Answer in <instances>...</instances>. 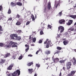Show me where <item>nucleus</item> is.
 Segmentation results:
<instances>
[{
	"instance_id": "30",
	"label": "nucleus",
	"mask_w": 76,
	"mask_h": 76,
	"mask_svg": "<svg viewBox=\"0 0 76 76\" xmlns=\"http://www.w3.org/2000/svg\"><path fill=\"white\" fill-rule=\"evenodd\" d=\"M17 4L18 6H22V3L20 2H17Z\"/></svg>"
},
{
	"instance_id": "31",
	"label": "nucleus",
	"mask_w": 76,
	"mask_h": 76,
	"mask_svg": "<svg viewBox=\"0 0 76 76\" xmlns=\"http://www.w3.org/2000/svg\"><path fill=\"white\" fill-rule=\"evenodd\" d=\"M22 57H23L22 55H21L18 58L19 60H21V59H22Z\"/></svg>"
},
{
	"instance_id": "15",
	"label": "nucleus",
	"mask_w": 76,
	"mask_h": 76,
	"mask_svg": "<svg viewBox=\"0 0 76 76\" xmlns=\"http://www.w3.org/2000/svg\"><path fill=\"white\" fill-rule=\"evenodd\" d=\"M9 56H10V53H7L5 55L4 58H6L8 57H9Z\"/></svg>"
},
{
	"instance_id": "33",
	"label": "nucleus",
	"mask_w": 76,
	"mask_h": 76,
	"mask_svg": "<svg viewBox=\"0 0 76 76\" xmlns=\"http://www.w3.org/2000/svg\"><path fill=\"white\" fill-rule=\"evenodd\" d=\"M36 41V38H33V42H35V41Z\"/></svg>"
},
{
	"instance_id": "47",
	"label": "nucleus",
	"mask_w": 76,
	"mask_h": 76,
	"mask_svg": "<svg viewBox=\"0 0 76 76\" xmlns=\"http://www.w3.org/2000/svg\"><path fill=\"white\" fill-rule=\"evenodd\" d=\"M40 34L41 35H42V34H44V33H43V31H41L40 32Z\"/></svg>"
},
{
	"instance_id": "64",
	"label": "nucleus",
	"mask_w": 76,
	"mask_h": 76,
	"mask_svg": "<svg viewBox=\"0 0 76 76\" xmlns=\"http://www.w3.org/2000/svg\"><path fill=\"white\" fill-rule=\"evenodd\" d=\"M4 18H6V17H4Z\"/></svg>"
},
{
	"instance_id": "38",
	"label": "nucleus",
	"mask_w": 76,
	"mask_h": 76,
	"mask_svg": "<svg viewBox=\"0 0 76 76\" xmlns=\"http://www.w3.org/2000/svg\"><path fill=\"white\" fill-rule=\"evenodd\" d=\"M41 49H39V50H38L37 51V52H36V54H38V53L39 52V51H41Z\"/></svg>"
},
{
	"instance_id": "40",
	"label": "nucleus",
	"mask_w": 76,
	"mask_h": 76,
	"mask_svg": "<svg viewBox=\"0 0 76 76\" xmlns=\"http://www.w3.org/2000/svg\"><path fill=\"white\" fill-rule=\"evenodd\" d=\"M36 66L38 68V67H40V65L39 64H36Z\"/></svg>"
},
{
	"instance_id": "23",
	"label": "nucleus",
	"mask_w": 76,
	"mask_h": 76,
	"mask_svg": "<svg viewBox=\"0 0 76 76\" xmlns=\"http://www.w3.org/2000/svg\"><path fill=\"white\" fill-rule=\"evenodd\" d=\"M10 37L11 39H14V36L13 35V34H11L10 35Z\"/></svg>"
},
{
	"instance_id": "35",
	"label": "nucleus",
	"mask_w": 76,
	"mask_h": 76,
	"mask_svg": "<svg viewBox=\"0 0 76 76\" xmlns=\"http://www.w3.org/2000/svg\"><path fill=\"white\" fill-rule=\"evenodd\" d=\"M59 53H60V51H58V50H57L56 53H55L54 54H59Z\"/></svg>"
},
{
	"instance_id": "60",
	"label": "nucleus",
	"mask_w": 76,
	"mask_h": 76,
	"mask_svg": "<svg viewBox=\"0 0 76 76\" xmlns=\"http://www.w3.org/2000/svg\"><path fill=\"white\" fill-rule=\"evenodd\" d=\"M36 1H39V0H36Z\"/></svg>"
},
{
	"instance_id": "39",
	"label": "nucleus",
	"mask_w": 76,
	"mask_h": 76,
	"mask_svg": "<svg viewBox=\"0 0 76 76\" xmlns=\"http://www.w3.org/2000/svg\"><path fill=\"white\" fill-rule=\"evenodd\" d=\"M8 13V14H10L11 13V10L10 9H9Z\"/></svg>"
},
{
	"instance_id": "49",
	"label": "nucleus",
	"mask_w": 76,
	"mask_h": 76,
	"mask_svg": "<svg viewBox=\"0 0 76 76\" xmlns=\"http://www.w3.org/2000/svg\"><path fill=\"white\" fill-rule=\"evenodd\" d=\"M12 20V18H9L8 20Z\"/></svg>"
},
{
	"instance_id": "41",
	"label": "nucleus",
	"mask_w": 76,
	"mask_h": 76,
	"mask_svg": "<svg viewBox=\"0 0 76 76\" xmlns=\"http://www.w3.org/2000/svg\"><path fill=\"white\" fill-rule=\"evenodd\" d=\"M1 62L2 63H4V62H5V61L4 60L2 59L1 61Z\"/></svg>"
},
{
	"instance_id": "62",
	"label": "nucleus",
	"mask_w": 76,
	"mask_h": 76,
	"mask_svg": "<svg viewBox=\"0 0 76 76\" xmlns=\"http://www.w3.org/2000/svg\"><path fill=\"white\" fill-rule=\"evenodd\" d=\"M47 59H48V58H45V60H47Z\"/></svg>"
},
{
	"instance_id": "46",
	"label": "nucleus",
	"mask_w": 76,
	"mask_h": 76,
	"mask_svg": "<svg viewBox=\"0 0 76 76\" xmlns=\"http://www.w3.org/2000/svg\"><path fill=\"white\" fill-rule=\"evenodd\" d=\"M0 31H3V30H2V27L0 26Z\"/></svg>"
},
{
	"instance_id": "9",
	"label": "nucleus",
	"mask_w": 76,
	"mask_h": 76,
	"mask_svg": "<svg viewBox=\"0 0 76 76\" xmlns=\"http://www.w3.org/2000/svg\"><path fill=\"white\" fill-rule=\"evenodd\" d=\"M21 23H22V21L19 20L17 21V22L16 23V25H18V26H19V25H21Z\"/></svg>"
},
{
	"instance_id": "6",
	"label": "nucleus",
	"mask_w": 76,
	"mask_h": 76,
	"mask_svg": "<svg viewBox=\"0 0 76 76\" xmlns=\"http://www.w3.org/2000/svg\"><path fill=\"white\" fill-rule=\"evenodd\" d=\"M14 66V64H11L10 66L8 67L7 68V70H12V68Z\"/></svg>"
},
{
	"instance_id": "14",
	"label": "nucleus",
	"mask_w": 76,
	"mask_h": 76,
	"mask_svg": "<svg viewBox=\"0 0 76 76\" xmlns=\"http://www.w3.org/2000/svg\"><path fill=\"white\" fill-rule=\"evenodd\" d=\"M17 18H19V20H20V21H22V18L21 16L19 15V14H18L17 15Z\"/></svg>"
},
{
	"instance_id": "61",
	"label": "nucleus",
	"mask_w": 76,
	"mask_h": 76,
	"mask_svg": "<svg viewBox=\"0 0 76 76\" xmlns=\"http://www.w3.org/2000/svg\"><path fill=\"white\" fill-rule=\"evenodd\" d=\"M34 76H37V75L35 74L34 75Z\"/></svg>"
},
{
	"instance_id": "5",
	"label": "nucleus",
	"mask_w": 76,
	"mask_h": 76,
	"mask_svg": "<svg viewBox=\"0 0 76 76\" xmlns=\"http://www.w3.org/2000/svg\"><path fill=\"white\" fill-rule=\"evenodd\" d=\"M64 30V27H63L60 26L58 27V31H60V32H63Z\"/></svg>"
},
{
	"instance_id": "16",
	"label": "nucleus",
	"mask_w": 76,
	"mask_h": 76,
	"mask_svg": "<svg viewBox=\"0 0 76 76\" xmlns=\"http://www.w3.org/2000/svg\"><path fill=\"white\" fill-rule=\"evenodd\" d=\"M25 46L27 48L26 49V52H27V51H28V50H29V45H26Z\"/></svg>"
},
{
	"instance_id": "17",
	"label": "nucleus",
	"mask_w": 76,
	"mask_h": 76,
	"mask_svg": "<svg viewBox=\"0 0 76 76\" xmlns=\"http://www.w3.org/2000/svg\"><path fill=\"white\" fill-rule=\"evenodd\" d=\"M76 73V71H72L71 72V75L73 76Z\"/></svg>"
},
{
	"instance_id": "29",
	"label": "nucleus",
	"mask_w": 76,
	"mask_h": 76,
	"mask_svg": "<svg viewBox=\"0 0 76 76\" xmlns=\"http://www.w3.org/2000/svg\"><path fill=\"white\" fill-rule=\"evenodd\" d=\"M33 64V63L32 62L29 63H28L27 64V66H31V65H32V64Z\"/></svg>"
},
{
	"instance_id": "13",
	"label": "nucleus",
	"mask_w": 76,
	"mask_h": 76,
	"mask_svg": "<svg viewBox=\"0 0 76 76\" xmlns=\"http://www.w3.org/2000/svg\"><path fill=\"white\" fill-rule=\"evenodd\" d=\"M51 3L49 2L48 4V10H50L51 9Z\"/></svg>"
},
{
	"instance_id": "52",
	"label": "nucleus",
	"mask_w": 76,
	"mask_h": 76,
	"mask_svg": "<svg viewBox=\"0 0 76 76\" xmlns=\"http://www.w3.org/2000/svg\"><path fill=\"white\" fill-rule=\"evenodd\" d=\"M28 56H29V57H32V55H28Z\"/></svg>"
},
{
	"instance_id": "2",
	"label": "nucleus",
	"mask_w": 76,
	"mask_h": 76,
	"mask_svg": "<svg viewBox=\"0 0 76 76\" xmlns=\"http://www.w3.org/2000/svg\"><path fill=\"white\" fill-rule=\"evenodd\" d=\"M17 73L18 74V75H20V70H17L16 72H14L13 73H10L9 74H7V76H17Z\"/></svg>"
},
{
	"instance_id": "3",
	"label": "nucleus",
	"mask_w": 76,
	"mask_h": 76,
	"mask_svg": "<svg viewBox=\"0 0 76 76\" xmlns=\"http://www.w3.org/2000/svg\"><path fill=\"white\" fill-rule=\"evenodd\" d=\"M45 44H46V48H49V46L51 47V41L49 40L48 39H47L46 41L44 42Z\"/></svg>"
},
{
	"instance_id": "8",
	"label": "nucleus",
	"mask_w": 76,
	"mask_h": 76,
	"mask_svg": "<svg viewBox=\"0 0 76 76\" xmlns=\"http://www.w3.org/2000/svg\"><path fill=\"white\" fill-rule=\"evenodd\" d=\"M58 61H59V59L58 58H56L54 59H53V62H52V63H58Z\"/></svg>"
},
{
	"instance_id": "10",
	"label": "nucleus",
	"mask_w": 76,
	"mask_h": 76,
	"mask_svg": "<svg viewBox=\"0 0 76 76\" xmlns=\"http://www.w3.org/2000/svg\"><path fill=\"white\" fill-rule=\"evenodd\" d=\"M73 23V20H69L68 23H66V25H70L72 23Z\"/></svg>"
},
{
	"instance_id": "11",
	"label": "nucleus",
	"mask_w": 76,
	"mask_h": 76,
	"mask_svg": "<svg viewBox=\"0 0 76 76\" xmlns=\"http://www.w3.org/2000/svg\"><path fill=\"white\" fill-rule=\"evenodd\" d=\"M59 22L60 24H64L65 22V20L63 19L59 21Z\"/></svg>"
},
{
	"instance_id": "56",
	"label": "nucleus",
	"mask_w": 76,
	"mask_h": 76,
	"mask_svg": "<svg viewBox=\"0 0 76 76\" xmlns=\"http://www.w3.org/2000/svg\"><path fill=\"white\" fill-rule=\"evenodd\" d=\"M66 35H67V36H69V34H68L67 33H66Z\"/></svg>"
},
{
	"instance_id": "28",
	"label": "nucleus",
	"mask_w": 76,
	"mask_h": 76,
	"mask_svg": "<svg viewBox=\"0 0 76 76\" xmlns=\"http://www.w3.org/2000/svg\"><path fill=\"white\" fill-rule=\"evenodd\" d=\"M31 18L32 20H35V18L34 17V15H31Z\"/></svg>"
},
{
	"instance_id": "1",
	"label": "nucleus",
	"mask_w": 76,
	"mask_h": 76,
	"mask_svg": "<svg viewBox=\"0 0 76 76\" xmlns=\"http://www.w3.org/2000/svg\"><path fill=\"white\" fill-rule=\"evenodd\" d=\"M17 43L15 42H11L9 43V44L8 45H6L4 47V48H10L11 45H12V47H17Z\"/></svg>"
},
{
	"instance_id": "34",
	"label": "nucleus",
	"mask_w": 76,
	"mask_h": 76,
	"mask_svg": "<svg viewBox=\"0 0 76 76\" xmlns=\"http://www.w3.org/2000/svg\"><path fill=\"white\" fill-rule=\"evenodd\" d=\"M73 59L75 61L73 63L74 64H76V59L75 60V58H73Z\"/></svg>"
},
{
	"instance_id": "12",
	"label": "nucleus",
	"mask_w": 76,
	"mask_h": 76,
	"mask_svg": "<svg viewBox=\"0 0 76 76\" xmlns=\"http://www.w3.org/2000/svg\"><path fill=\"white\" fill-rule=\"evenodd\" d=\"M58 4H59V3L58 2H57V1H55L54 5V7H56V8H57Z\"/></svg>"
},
{
	"instance_id": "59",
	"label": "nucleus",
	"mask_w": 76,
	"mask_h": 76,
	"mask_svg": "<svg viewBox=\"0 0 76 76\" xmlns=\"http://www.w3.org/2000/svg\"><path fill=\"white\" fill-rule=\"evenodd\" d=\"M74 7H76V4L75 5V6H74Z\"/></svg>"
},
{
	"instance_id": "57",
	"label": "nucleus",
	"mask_w": 76,
	"mask_h": 76,
	"mask_svg": "<svg viewBox=\"0 0 76 76\" xmlns=\"http://www.w3.org/2000/svg\"><path fill=\"white\" fill-rule=\"evenodd\" d=\"M31 46H34L35 45L34 44H32L31 45Z\"/></svg>"
},
{
	"instance_id": "7",
	"label": "nucleus",
	"mask_w": 76,
	"mask_h": 76,
	"mask_svg": "<svg viewBox=\"0 0 76 76\" xmlns=\"http://www.w3.org/2000/svg\"><path fill=\"white\" fill-rule=\"evenodd\" d=\"M72 65V64H71V62H69L67 63V65H66V67H67V69H70V66Z\"/></svg>"
},
{
	"instance_id": "18",
	"label": "nucleus",
	"mask_w": 76,
	"mask_h": 76,
	"mask_svg": "<svg viewBox=\"0 0 76 76\" xmlns=\"http://www.w3.org/2000/svg\"><path fill=\"white\" fill-rule=\"evenodd\" d=\"M69 17H70L73 19H75L76 18V15H70Z\"/></svg>"
},
{
	"instance_id": "4",
	"label": "nucleus",
	"mask_w": 76,
	"mask_h": 76,
	"mask_svg": "<svg viewBox=\"0 0 76 76\" xmlns=\"http://www.w3.org/2000/svg\"><path fill=\"white\" fill-rule=\"evenodd\" d=\"M75 29H76L75 26H73L72 27H70L68 30V32H69V33H72L74 31H76V30H74Z\"/></svg>"
},
{
	"instance_id": "43",
	"label": "nucleus",
	"mask_w": 76,
	"mask_h": 76,
	"mask_svg": "<svg viewBox=\"0 0 76 76\" xmlns=\"http://www.w3.org/2000/svg\"><path fill=\"white\" fill-rule=\"evenodd\" d=\"M57 49L58 50H61V48L60 47H57Z\"/></svg>"
},
{
	"instance_id": "32",
	"label": "nucleus",
	"mask_w": 76,
	"mask_h": 76,
	"mask_svg": "<svg viewBox=\"0 0 76 76\" xmlns=\"http://www.w3.org/2000/svg\"><path fill=\"white\" fill-rule=\"evenodd\" d=\"M4 45V44L2 43H0V47H3Z\"/></svg>"
},
{
	"instance_id": "36",
	"label": "nucleus",
	"mask_w": 76,
	"mask_h": 76,
	"mask_svg": "<svg viewBox=\"0 0 76 76\" xmlns=\"http://www.w3.org/2000/svg\"><path fill=\"white\" fill-rule=\"evenodd\" d=\"M13 35H14V37L15 38H17L18 37L17 34H13Z\"/></svg>"
},
{
	"instance_id": "63",
	"label": "nucleus",
	"mask_w": 76,
	"mask_h": 76,
	"mask_svg": "<svg viewBox=\"0 0 76 76\" xmlns=\"http://www.w3.org/2000/svg\"><path fill=\"white\" fill-rule=\"evenodd\" d=\"M37 18V15H35V18Z\"/></svg>"
},
{
	"instance_id": "54",
	"label": "nucleus",
	"mask_w": 76,
	"mask_h": 76,
	"mask_svg": "<svg viewBox=\"0 0 76 76\" xmlns=\"http://www.w3.org/2000/svg\"><path fill=\"white\" fill-rule=\"evenodd\" d=\"M59 76H61V72H60Z\"/></svg>"
},
{
	"instance_id": "58",
	"label": "nucleus",
	"mask_w": 76,
	"mask_h": 76,
	"mask_svg": "<svg viewBox=\"0 0 76 76\" xmlns=\"http://www.w3.org/2000/svg\"><path fill=\"white\" fill-rule=\"evenodd\" d=\"M31 36H30V37L29 38V39H31Z\"/></svg>"
},
{
	"instance_id": "21",
	"label": "nucleus",
	"mask_w": 76,
	"mask_h": 76,
	"mask_svg": "<svg viewBox=\"0 0 76 76\" xmlns=\"http://www.w3.org/2000/svg\"><path fill=\"white\" fill-rule=\"evenodd\" d=\"M21 39V37H20L19 36L17 37L16 38V40L18 41H19Z\"/></svg>"
},
{
	"instance_id": "44",
	"label": "nucleus",
	"mask_w": 76,
	"mask_h": 76,
	"mask_svg": "<svg viewBox=\"0 0 76 76\" xmlns=\"http://www.w3.org/2000/svg\"><path fill=\"white\" fill-rule=\"evenodd\" d=\"M42 40H40L39 42V44L42 43Z\"/></svg>"
},
{
	"instance_id": "37",
	"label": "nucleus",
	"mask_w": 76,
	"mask_h": 76,
	"mask_svg": "<svg viewBox=\"0 0 76 76\" xmlns=\"http://www.w3.org/2000/svg\"><path fill=\"white\" fill-rule=\"evenodd\" d=\"M62 13V12H59L58 14V15L59 16H61V13Z\"/></svg>"
},
{
	"instance_id": "51",
	"label": "nucleus",
	"mask_w": 76,
	"mask_h": 76,
	"mask_svg": "<svg viewBox=\"0 0 76 76\" xmlns=\"http://www.w3.org/2000/svg\"><path fill=\"white\" fill-rule=\"evenodd\" d=\"M57 36H58L57 37L58 38H60V35L58 34H57Z\"/></svg>"
},
{
	"instance_id": "53",
	"label": "nucleus",
	"mask_w": 76,
	"mask_h": 76,
	"mask_svg": "<svg viewBox=\"0 0 76 76\" xmlns=\"http://www.w3.org/2000/svg\"><path fill=\"white\" fill-rule=\"evenodd\" d=\"M75 26H75H76V22L74 24V26Z\"/></svg>"
},
{
	"instance_id": "22",
	"label": "nucleus",
	"mask_w": 76,
	"mask_h": 76,
	"mask_svg": "<svg viewBox=\"0 0 76 76\" xmlns=\"http://www.w3.org/2000/svg\"><path fill=\"white\" fill-rule=\"evenodd\" d=\"M45 53L46 54H50V51L48 50H47L45 52Z\"/></svg>"
},
{
	"instance_id": "55",
	"label": "nucleus",
	"mask_w": 76,
	"mask_h": 76,
	"mask_svg": "<svg viewBox=\"0 0 76 76\" xmlns=\"http://www.w3.org/2000/svg\"><path fill=\"white\" fill-rule=\"evenodd\" d=\"M63 69L64 70H65L66 69H65V68L64 67H63Z\"/></svg>"
},
{
	"instance_id": "45",
	"label": "nucleus",
	"mask_w": 76,
	"mask_h": 76,
	"mask_svg": "<svg viewBox=\"0 0 76 76\" xmlns=\"http://www.w3.org/2000/svg\"><path fill=\"white\" fill-rule=\"evenodd\" d=\"M3 9V8H2V6H0V11H1V10Z\"/></svg>"
},
{
	"instance_id": "20",
	"label": "nucleus",
	"mask_w": 76,
	"mask_h": 76,
	"mask_svg": "<svg viewBox=\"0 0 76 76\" xmlns=\"http://www.w3.org/2000/svg\"><path fill=\"white\" fill-rule=\"evenodd\" d=\"M33 69H28L29 73L30 74H31V73H32V72H33Z\"/></svg>"
},
{
	"instance_id": "42",
	"label": "nucleus",
	"mask_w": 76,
	"mask_h": 76,
	"mask_svg": "<svg viewBox=\"0 0 76 76\" xmlns=\"http://www.w3.org/2000/svg\"><path fill=\"white\" fill-rule=\"evenodd\" d=\"M48 28H50V29H51V26L48 25Z\"/></svg>"
},
{
	"instance_id": "48",
	"label": "nucleus",
	"mask_w": 76,
	"mask_h": 76,
	"mask_svg": "<svg viewBox=\"0 0 76 76\" xmlns=\"http://www.w3.org/2000/svg\"><path fill=\"white\" fill-rule=\"evenodd\" d=\"M30 23V22H29V21H28L26 23V25H29V23Z\"/></svg>"
},
{
	"instance_id": "24",
	"label": "nucleus",
	"mask_w": 76,
	"mask_h": 76,
	"mask_svg": "<svg viewBox=\"0 0 76 76\" xmlns=\"http://www.w3.org/2000/svg\"><path fill=\"white\" fill-rule=\"evenodd\" d=\"M66 61V60L65 59L64 60H63V59H62V60H61L59 61V63H64V61Z\"/></svg>"
},
{
	"instance_id": "26",
	"label": "nucleus",
	"mask_w": 76,
	"mask_h": 76,
	"mask_svg": "<svg viewBox=\"0 0 76 76\" xmlns=\"http://www.w3.org/2000/svg\"><path fill=\"white\" fill-rule=\"evenodd\" d=\"M48 11L47 10V8H45L44 10V13H47Z\"/></svg>"
},
{
	"instance_id": "50",
	"label": "nucleus",
	"mask_w": 76,
	"mask_h": 76,
	"mask_svg": "<svg viewBox=\"0 0 76 76\" xmlns=\"http://www.w3.org/2000/svg\"><path fill=\"white\" fill-rule=\"evenodd\" d=\"M22 32V31L21 30H19L18 31V33H20Z\"/></svg>"
},
{
	"instance_id": "25",
	"label": "nucleus",
	"mask_w": 76,
	"mask_h": 76,
	"mask_svg": "<svg viewBox=\"0 0 76 76\" xmlns=\"http://www.w3.org/2000/svg\"><path fill=\"white\" fill-rule=\"evenodd\" d=\"M11 5L12 6H16V4L13 3V2H12L11 3Z\"/></svg>"
},
{
	"instance_id": "19",
	"label": "nucleus",
	"mask_w": 76,
	"mask_h": 76,
	"mask_svg": "<svg viewBox=\"0 0 76 76\" xmlns=\"http://www.w3.org/2000/svg\"><path fill=\"white\" fill-rule=\"evenodd\" d=\"M63 43L64 45H66L68 44V41H67V40L64 41L63 42Z\"/></svg>"
},
{
	"instance_id": "27",
	"label": "nucleus",
	"mask_w": 76,
	"mask_h": 76,
	"mask_svg": "<svg viewBox=\"0 0 76 76\" xmlns=\"http://www.w3.org/2000/svg\"><path fill=\"white\" fill-rule=\"evenodd\" d=\"M16 55L14 54L13 56L12 57V59H13V60L15 59V58H16Z\"/></svg>"
}]
</instances>
